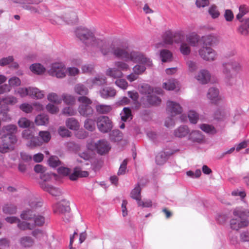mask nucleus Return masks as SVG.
I'll use <instances>...</instances> for the list:
<instances>
[{
    "label": "nucleus",
    "instance_id": "obj_1",
    "mask_svg": "<svg viewBox=\"0 0 249 249\" xmlns=\"http://www.w3.org/2000/svg\"><path fill=\"white\" fill-rule=\"evenodd\" d=\"M97 47L104 56L113 55L115 57L120 59L122 55L125 54L123 50L124 46L116 42L109 43L106 41L98 38L94 44Z\"/></svg>",
    "mask_w": 249,
    "mask_h": 249
},
{
    "label": "nucleus",
    "instance_id": "obj_2",
    "mask_svg": "<svg viewBox=\"0 0 249 249\" xmlns=\"http://www.w3.org/2000/svg\"><path fill=\"white\" fill-rule=\"evenodd\" d=\"M233 214L237 216L230 221V227L233 230L238 231L241 228L247 227L249 224V221L246 219L249 216V210H242L237 208L233 211Z\"/></svg>",
    "mask_w": 249,
    "mask_h": 249
},
{
    "label": "nucleus",
    "instance_id": "obj_3",
    "mask_svg": "<svg viewBox=\"0 0 249 249\" xmlns=\"http://www.w3.org/2000/svg\"><path fill=\"white\" fill-rule=\"evenodd\" d=\"M76 37L79 38L87 46H94V44L98 38L89 29L84 27H78L75 31Z\"/></svg>",
    "mask_w": 249,
    "mask_h": 249
},
{
    "label": "nucleus",
    "instance_id": "obj_4",
    "mask_svg": "<svg viewBox=\"0 0 249 249\" xmlns=\"http://www.w3.org/2000/svg\"><path fill=\"white\" fill-rule=\"evenodd\" d=\"M123 50L125 53L124 55H122L120 59H124L126 61L130 60L134 62L141 63L149 67L152 66V61L142 54L137 52H132L129 53L124 47Z\"/></svg>",
    "mask_w": 249,
    "mask_h": 249
},
{
    "label": "nucleus",
    "instance_id": "obj_5",
    "mask_svg": "<svg viewBox=\"0 0 249 249\" xmlns=\"http://www.w3.org/2000/svg\"><path fill=\"white\" fill-rule=\"evenodd\" d=\"M77 101L81 103L78 107L80 115L85 117H91L94 113V110L91 107L92 101L87 96H80Z\"/></svg>",
    "mask_w": 249,
    "mask_h": 249
},
{
    "label": "nucleus",
    "instance_id": "obj_6",
    "mask_svg": "<svg viewBox=\"0 0 249 249\" xmlns=\"http://www.w3.org/2000/svg\"><path fill=\"white\" fill-rule=\"evenodd\" d=\"M0 136L2 139V143L0 145V152L5 153L14 150V145L17 142L18 140L16 135Z\"/></svg>",
    "mask_w": 249,
    "mask_h": 249
},
{
    "label": "nucleus",
    "instance_id": "obj_7",
    "mask_svg": "<svg viewBox=\"0 0 249 249\" xmlns=\"http://www.w3.org/2000/svg\"><path fill=\"white\" fill-rule=\"evenodd\" d=\"M96 124L99 130L103 133L110 131L113 127L111 120L107 116H100L97 117Z\"/></svg>",
    "mask_w": 249,
    "mask_h": 249
},
{
    "label": "nucleus",
    "instance_id": "obj_8",
    "mask_svg": "<svg viewBox=\"0 0 249 249\" xmlns=\"http://www.w3.org/2000/svg\"><path fill=\"white\" fill-rule=\"evenodd\" d=\"M50 75L57 78H63L66 76V71L64 66L62 63H55L52 64L49 71Z\"/></svg>",
    "mask_w": 249,
    "mask_h": 249
},
{
    "label": "nucleus",
    "instance_id": "obj_9",
    "mask_svg": "<svg viewBox=\"0 0 249 249\" xmlns=\"http://www.w3.org/2000/svg\"><path fill=\"white\" fill-rule=\"evenodd\" d=\"M200 56L207 61H213L215 59V52L211 48L203 46L199 50Z\"/></svg>",
    "mask_w": 249,
    "mask_h": 249
},
{
    "label": "nucleus",
    "instance_id": "obj_10",
    "mask_svg": "<svg viewBox=\"0 0 249 249\" xmlns=\"http://www.w3.org/2000/svg\"><path fill=\"white\" fill-rule=\"evenodd\" d=\"M95 148L98 154L104 155L107 153L111 148L109 142L105 140H100L95 143Z\"/></svg>",
    "mask_w": 249,
    "mask_h": 249
},
{
    "label": "nucleus",
    "instance_id": "obj_11",
    "mask_svg": "<svg viewBox=\"0 0 249 249\" xmlns=\"http://www.w3.org/2000/svg\"><path fill=\"white\" fill-rule=\"evenodd\" d=\"M219 90L215 87L210 88L207 93V97L209 99L211 103L215 105L219 104L221 98L219 96Z\"/></svg>",
    "mask_w": 249,
    "mask_h": 249
},
{
    "label": "nucleus",
    "instance_id": "obj_12",
    "mask_svg": "<svg viewBox=\"0 0 249 249\" xmlns=\"http://www.w3.org/2000/svg\"><path fill=\"white\" fill-rule=\"evenodd\" d=\"M167 109L172 115L180 114L182 111V107L179 104L170 101L167 102Z\"/></svg>",
    "mask_w": 249,
    "mask_h": 249
},
{
    "label": "nucleus",
    "instance_id": "obj_13",
    "mask_svg": "<svg viewBox=\"0 0 249 249\" xmlns=\"http://www.w3.org/2000/svg\"><path fill=\"white\" fill-rule=\"evenodd\" d=\"M89 173L88 171H82L79 167H75L73 169V172L70 173L69 176V179L72 181H75L79 178L87 177L89 176Z\"/></svg>",
    "mask_w": 249,
    "mask_h": 249
},
{
    "label": "nucleus",
    "instance_id": "obj_14",
    "mask_svg": "<svg viewBox=\"0 0 249 249\" xmlns=\"http://www.w3.org/2000/svg\"><path fill=\"white\" fill-rule=\"evenodd\" d=\"M174 154L173 152H160L155 158L156 162L158 165H163L168 159L169 157Z\"/></svg>",
    "mask_w": 249,
    "mask_h": 249
},
{
    "label": "nucleus",
    "instance_id": "obj_15",
    "mask_svg": "<svg viewBox=\"0 0 249 249\" xmlns=\"http://www.w3.org/2000/svg\"><path fill=\"white\" fill-rule=\"evenodd\" d=\"M18 127L15 124H8L3 126L0 130V135L7 136L8 135H15L17 132Z\"/></svg>",
    "mask_w": 249,
    "mask_h": 249
},
{
    "label": "nucleus",
    "instance_id": "obj_16",
    "mask_svg": "<svg viewBox=\"0 0 249 249\" xmlns=\"http://www.w3.org/2000/svg\"><path fill=\"white\" fill-rule=\"evenodd\" d=\"M196 79L202 84H207L211 79V74L206 70H201L196 76Z\"/></svg>",
    "mask_w": 249,
    "mask_h": 249
},
{
    "label": "nucleus",
    "instance_id": "obj_17",
    "mask_svg": "<svg viewBox=\"0 0 249 249\" xmlns=\"http://www.w3.org/2000/svg\"><path fill=\"white\" fill-rule=\"evenodd\" d=\"M100 96L104 99L113 97L115 96L116 92L115 89L112 88L106 87L101 88L100 90Z\"/></svg>",
    "mask_w": 249,
    "mask_h": 249
},
{
    "label": "nucleus",
    "instance_id": "obj_18",
    "mask_svg": "<svg viewBox=\"0 0 249 249\" xmlns=\"http://www.w3.org/2000/svg\"><path fill=\"white\" fill-rule=\"evenodd\" d=\"M201 41L202 42L204 46H205L206 47H207V46H213L216 45L218 42L217 37L213 35L202 36Z\"/></svg>",
    "mask_w": 249,
    "mask_h": 249
},
{
    "label": "nucleus",
    "instance_id": "obj_19",
    "mask_svg": "<svg viewBox=\"0 0 249 249\" xmlns=\"http://www.w3.org/2000/svg\"><path fill=\"white\" fill-rule=\"evenodd\" d=\"M189 140L194 142L202 143L204 141V136L200 131L195 130L189 134Z\"/></svg>",
    "mask_w": 249,
    "mask_h": 249
},
{
    "label": "nucleus",
    "instance_id": "obj_20",
    "mask_svg": "<svg viewBox=\"0 0 249 249\" xmlns=\"http://www.w3.org/2000/svg\"><path fill=\"white\" fill-rule=\"evenodd\" d=\"M10 108L7 105L2 104L0 106V117L3 121H9L11 116L9 113Z\"/></svg>",
    "mask_w": 249,
    "mask_h": 249
},
{
    "label": "nucleus",
    "instance_id": "obj_21",
    "mask_svg": "<svg viewBox=\"0 0 249 249\" xmlns=\"http://www.w3.org/2000/svg\"><path fill=\"white\" fill-rule=\"evenodd\" d=\"M74 92L81 96H86L89 93L88 88L84 85L79 83L75 85L74 88Z\"/></svg>",
    "mask_w": 249,
    "mask_h": 249
},
{
    "label": "nucleus",
    "instance_id": "obj_22",
    "mask_svg": "<svg viewBox=\"0 0 249 249\" xmlns=\"http://www.w3.org/2000/svg\"><path fill=\"white\" fill-rule=\"evenodd\" d=\"M64 18V21L68 24H74L78 21L77 14L73 11L65 14Z\"/></svg>",
    "mask_w": 249,
    "mask_h": 249
},
{
    "label": "nucleus",
    "instance_id": "obj_23",
    "mask_svg": "<svg viewBox=\"0 0 249 249\" xmlns=\"http://www.w3.org/2000/svg\"><path fill=\"white\" fill-rule=\"evenodd\" d=\"M68 128L72 130H77L79 128V123L74 118H69L65 122Z\"/></svg>",
    "mask_w": 249,
    "mask_h": 249
},
{
    "label": "nucleus",
    "instance_id": "obj_24",
    "mask_svg": "<svg viewBox=\"0 0 249 249\" xmlns=\"http://www.w3.org/2000/svg\"><path fill=\"white\" fill-rule=\"evenodd\" d=\"M43 91L36 88L29 87V96L34 99H39L44 97Z\"/></svg>",
    "mask_w": 249,
    "mask_h": 249
},
{
    "label": "nucleus",
    "instance_id": "obj_25",
    "mask_svg": "<svg viewBox=\"0 0 249 249\" xmlns=\"http://www.w3.org/2000/svg\"><path fill=\"white\" fill-rule=\"evenodd\" d=\"M141 188L140 185L138 183L135 188L130 193V197L137 200V202L141 199Z\"/></svg>",
    "mask_w": 249,
    "mask_h": 249
},
{
    "label": "nucleus",
    "instance_id": "obj_26",
    "mask_svg": "<svg viewBox=\"0 0 249 249\" xmlns=\"http://www.w3.org/2000/svg\"><path fill=\"white\" fill-rule=\"evenodd\" d=\"M189 132L188 127L183 125L179 127L174 131V135L176 137L182 138L186 136Z\"/></svg>",
    "mask_w": 249,
    "mask_h": 249
},
{
    "label": "nucleus",
    "instance_id": "obj_27",
    "mask_svg": "<svg viewBox=\"0 0 249 249\" xmlns=\"http://www.w3.org/2000/svg\"><path fill=\"white\" fill-rule=\"evenodd\" d=\"M36 216V213L32 209H27L21 213L20 217L23 220H31L34 219Z\"/></svg>",
    "mask_w": 249,
    "mask_h": 249
},
{
    "label": "nucleus",
    "instance_id": "obj_28",
    "mask_svg": "<svg viewBox=\"0 0 249 249\" xmlns=\"http://www.w3.org/2000/svg\"><path fill=\"white\" fill-rule=\"evenodd\" d=\"M199 127L202 131L210 135H214L217 132L215 127L209 124H203L200 125Z\"/></svg>",
    "mask_w": 249,
    "mask_h": 249
},
{
    "label": "nucleus",
    "instance_id": "obj_29",
    "mask_svg": "<svg viewBox=\"0 0 249 249\" xmlns=\"http://www.w3.org/2000/svg\"><path fill=\"white\" fill-rule=\"evenodd\" d=\"M35 122L37 125H45L49 123V117L44 114L38 115L36 117Z\"/></svg>",
    "mask_w": 249,
    "mask_h": 249
},
{
    "label": "nucleus",
    "instance_id": "obj_30",
    "mask_svg": "<svg viewBox=\"0 0 249 249\" xmlns=\"http://www.w3.org/2000/svg\"><path fill=\"white\" fill-rule=\"evenodd\" d=\"M34 243V240L29 236H24L21 237L20 239V245L24 248L31 247L33 245Z\"/></svg>",
    "mask_w": 249,
    "mask_h": 249
},
{
    "label": "nucleus",
    "instance_id": "obj_31",
    "mask_svg": "<svg viewBox=\"0 0 249 249\" xmlns=\"http://www.w3.org/2000/svg\"><path fill=\"white\" fill-rule=\"evenodd\" d=\"M30 69L32 72L37 74H41L45 71V68L39 63L32 64Z\"/></svg>",
    "mask_w": 249,
    "mask_h": 249
},
{
    "label": "nucleus",
    "instance_id": "obj_32",
    "mask_svg": "<svg viewBox=\"0 0 249 249\" xmlns=\"http://www.w3.org/2000/svg\"><path fill=\"white\" fill-rule=\"evenodd\" d=\"M160 56L163 62H166L171 60L172 53L171 52L166 49L162 50L160 53Z\"/></svg>",
    "mask_w": 249,
    "mask_h": 249
},
{
    "label": "nucleus",
    "instance_id": "obj_33",
    "mask_svg": "<svg viewBox=\"0 0 249 249\" xmlns=\"http://www.w3.org/2000/svg\"><path fill=\"white\" fill-rule=\"evenodd\" d=\"M2 211L4 213L13 214L16 213L17 208L15 205L13 204H7L3 206Z\"/></svg>",
    "mask_w": 249,
    "mask_h": 249
},
{
    "label": "nucleus",
    "instance_id": "obj_34",
    "mask_svg": "<svg viewBox=\"0 0 249 249\" xmlns=\"http://www.w3.org/2000/svg\"><path fill=\"white\" fill-rule=\"evenodd\" d=\"M173 40L176 43L183 42L185 39L184 34L182 31L172 32Z\"/></svg>",
    "mask_w": 249,
    "mask_h": 249
},
{
    "label": "nucleus",
    "instance_id": "obj_35",
    "mask_svg": "<svg viewBox=\"0 0 249 249\" xmlns=\"http://www.w3.org/2000/svg\"><path fill=\"white\" fill-rule=\"evenodd\" d=\"M121 119L124 122L132 119L131 110L129 107H124L123 109V112L121 113Z\"/></svg>",
    "mask_w": 249,
    "mask_h": 249
},
{
    "label": "nucleus",
    "instance_id": "obj_36",
    "mask_svg": "<svg viewBox=\"0 0 249 249\" xmlns=\"http://www.w3.org/2000/svg\"><path fill=\"white\" fill-rule=\"evenodd\" d=\"M48 163L49 166L53 168H55L62 164V162L56 156H51L48 160Z\"/></svg>",
    "mask_w": 249,
    "mask_h": 249
},
{
    "label": "nucleus",
    "instance_id": "obj_37",
    "mask_svg": "<svg viewBox=\"0 0 249 249\" xmlns=\"http://www.w3.org/2000/svg\"><path fill=\"white\" fill-rule=\"evenodd\" d=\"M109 138L111 141H119L122 139V133L118 129L113 130L110 133Z\"/></svg>",
    "mask_w": 249,
    "mask_h": 249
},
{
    "label": "nucleus",
    "instance_id": "obj_38",
    "mask_svg": "<svg viewBox=\"0 0 249 249\" xmlns=\"http://www.w3.org/2000/svg\"><path fill=\"white\" fill-rule=\"evenodd\" d=\"M227 116V113L223 109H217L213 114V118L217 121H223Z\"/></svg>",
    "mask_w": 249,
    "mask_h": 249
},
{
    "label": "nucleus",
    "instance_id": "obj_39",
    "mask_svg": "<svg viewBox=\"0 0 249 249\" xmlns=\"http://www.w3.org/2000/svg\"><path fill=\"white\" fill-rule=\"evenodd\" d=\"M112 108L110 106L98 105L96 106V110L99 114H107L109 112Z\"/></svg>",
    "mask_w": 249,
    "mask_h": 249
},
{
    "label": "nucleus",
    "instance_id": "obj_40",
    "mask_svg": "<svg viewBox=\"0 0 249 249\" xmlns=\"http://www.w3.org/2000/svg\"><path fill=\"white\" fill-rule=\"evenodd\" d=\"M148 103L153 106L159 105L161 103V99L158 96L153 95L147 96Z\"/></svg>",
    "mask_w": 249,
    "mask_h": 249
},
{
    "label": "nucleus",
    "instance_id": "obj_41",
    "mask_svg": "<svg viewBox=\"0 0 249 249\" xmlns=\"http://www.w3.org/2000/svg\"><path fill=\"white\" fill-rule=\"evenodd\" d=\"M107 74L110 77L117 78L122 77L123 73L118 69H109L107 71Z\"/></svg>",
    "mask_w": 249,
    "mask_h": 249
},
{
    "label": "nucleus",
    "instance_id": "obj_42",
    "mask_svg": "<svg viewBox=\"0 0 249 249\" xmlns=\"http://www.w3.org/2000/svg\"><path fill=\"white\" fill-rule=\"evenodd\" d=\"M62 100L68 105H72L75 102V99L74 97L71 95L63 94L62 95Z\"/></svg>",
    "mask_w": 249,
    "mask_h": 249
},
{
    "label": "nucleus",
    "instance_id": "obj_43",
    "mask_svg": "<svg viewBox=\"0 0 249 249\" xmlns=\"http://www.w3.org/2000/svg\"><path fill=\"white\" fill-rule=\"evenodd\" d=\"M199 40V36L196 34H193L187 37L186 40L192 46H196Z\"/></svg>",
    "mask_w": 249,
    "mask_h": 249
},
{
    "label": "nucleus",
    "instance_id": "obj_44",
    "mask_svg": "<svg viewBox=\"0 0 249 249\" xmlns=\"http://www.w3.org/2000/svg\"><path fill=\"white\" fill-rule=\"evenodd\" d=\"M140 92L143 94H150L154 91L153 89L148 84L142 85L139 89Z\"/></svg>",
    "mask_w": 249,
    "mask_h": 249
},
{
    "label": "nucleus",
    "instance_id": "obj_45",
    "mask_svg": "<svg viewBox=\"0 0 249 249\" xmlns=\"http://www.w3.org/2000/svg\"><path fill=\"white\" fill-rule=\"evenodd\" d=\"M208 13L213 18H216L220 15V12L218 10L217 7L214 4L210 7L208 10Z\"/></svg>",
    "mask_w": 249,
    "mask_h": 249
},
{
    "label": "nucleus",
    "instance_id": "obj_46",
    "mask_svg": "<svg viewBox=\"0 0 249 249\" xmlns=\"http://www.w3.org/2000/svg\"><path fill=\"white\" fill-rule=\"evenodd\" d=\"M163 42L165 44L171 45L174 42L172 32L168 31L166 32L163 37Z\"/></svg>",
    "mask_w": 249,
    "mask_h": 249
},
{
    "label": "nucleus",
    "instance_id": "obj_47",
    "mask_svg": "<svg viewBox=\"0 0 249 249\" xmlns=\"http://www.w3.org/2000/svg\"><path fill=\"white\" fill-rule=\"evenodd\" d=\"M93 85L95 86H103L106 84V79L105 77L97 76L91 80Z\"/></svg>",
    "mask_w": 249,
    "mask_h": 249
},
{
    "label": "nucleus",
    "instance_id": "obj_48",
    "mask_svg": "<svg viewBox=\"0 0 249 249\" xmlns=\"http://www.w3.org/2000/svg\"><path fill=\"white\" fill-rule=\"evenodd\" d=\"M34 223L32 224V226H34V228L36 226H42L45 223V218L43 216L37 215L35 216L34 218Z\"/></svg>",
    "mask_w": 249,
    "mask_h": 249
},
{
    "label": "nucleus",
    "instance_id": "obj_49",
    "mask_svg": "<svg viewBox=\"0 0 249 249\" xmlns=\"http://www.w3.org/2000/svg\"><path fill=\"white\" fill-rule=\"evenodd\" d=\"M188 117L191 123L194 124H196L199 119L198 114L193 110H190L189 111Z\"/></svg>",
    "mask_w": 249,
    "mask_h": 249
},
{
    "label": "nucleus",
    "instance_id": "obj_50",
    "mask_svg": "<svg viewBox=\"0 0 249 249\" xmlns=\"http://www.w3.org/2000/svg\"><path fill=\"white\" fill-rule=\"evenodd\" d=\"M42 141L41 140L39 136H34L29 141V145L32 147H35L40 146L42 144Z\"/></svg>",
    "mask_w": 249,
    "mask_h": 249
},
{
    "label": "nucleus",
    "instance_id": "obj_51",
    "mask_svg": "<svg viewBox=\"0 0 249 249\" xmlns=\"http://www.w3.org/2000/svg\"><path fill=\"white\" fill-rule=\"evenodd\" d=\"M18 227L19 229L22 231L32 230L34 229V226H32V224L30 223L25 221H21L20 219L18 223Z\"/></svg>",
    "mask_w": 249,
    "mask_h": 249
},
{
    "label": "nucleus",
    "instance_id": "obj_52",
    "mask_svg": "<svg viewBox=\"0 0 249 249\" xmlns=\"http://www.w3.org/2000/svg\"><path fill=\"white\" fill-rule=\"evenodd\" d=\"M181 53L184 55H188L190 53L191 48L186 42H182L179 48Z\"/></svg>",
    "mask_w": 249,
    "mask_h": 249
},
{
    "label": "nucleus",
    "instance_id": "obj_53",
    "mask_svg": "<svg viewBox=\"0 0 249 249\" xmlns=\"http://www.w3.org/2000/svg\"><path fill=\"white\" fill-rule=\"evenodd\" d=\"M64 203L59 205L58 207L59 212L62 213H69L71 211L69 203L68 202H64Z\"/></svg>",
    "mask_w": 249,
    "mask_h": 249
},
{
    "label": "nucleus",
    "instance_id": "obj_54",
    "mask_svg": "<svg viewBox=\"0 0 249 249\" xmlns=\"http://www.w3.org/2000/svg\"><path fill=\"white\" fill-rule=\"evenodd\" d=\"M58 133L62 137H69L71 136V132L65 126H60L58 129Z\"/></svg>",
    "mask_w": 249,
    "mask_h": 249
},
{
    "label": "nucleus",
    "instance_id": "obj_55",
    "mask_svg": "<svg viewBox=\"0 0 249 249\" xmlns=\"http://www.w3.org/2000/svg\"><path fill=\"white\" fill-rule=\"evenodd\" d=\"M48 99L51 102H53L56 104H59L62 102V99L55 93H51L48 95Z\"/></svg>",
    "mask_w": 249,
    "mask_h": 249
},
{
    "label": "nucleus",
    "instance_id": "obj_56",
    "mask_svg": "<svg viewBox=\"0 0 249 249\" xmlns=\"http://www.w3.org/2000/svg\"><path fill=\"white\" fill-rule=\"evenodd\" d=\"M84 127L89 131H93L95 129L94 121L90 119H86L84 123Z\"/></svg>",
    "mask_w": 249,
    "mask_h": 249
},
{
    "label": "nucleus",
    "instance_id": "obj_57",
    "mask_svg": "<svg viewBox=\"0 0 249 249\" xmlns=\"http://www.w3.org/2000/svg\"><path fill=\"white\" fill-rule=\"evenodd\" d=\"M39 136L43 142H48L51 138L50 133L48 131H40Z\"/></svg>",
    "mask_w": 249,
    "mask_h": 249
},
{
    "label": "nucleus",
    "instance_id": "obj_58",
    "mask_svg": "<svg viewBox=\"0 0 249 249\" xmlns=\"http://www.w3.org/2000/svg\"><path fill=\"white\" fill-rule=\"evenodd\" d=\"M61 113L65 116H73L76 114V111L72 107H64Z\"/></svg>",
    "mask_w": 249,
    "mask_h": 249
},
{
    "label": "nucleus",
    "instance_id": "obj_59",
    "mask_svg": "<svg viewBox=\"0 0 249 249\" xmlns=\"http://www.w3.org/2000/svg\"><path fill=\"white\" fill-rule=\"evenodd\" d=\"M163 88L168 90H172L175 89L176 84L174 80H169L163 84Z\"/></svg>",
    "mask_w": 249,
    "mask_h": 249
},
{
    "label": "nucleus",
    "instance_id": "obj_60",
    "mask_svg": "<svg viewBox=\"0 0 249 249\" xmlns=\"http://www.w3.org/2000/svg\"><path fill=\"white\" fill-rule=\"evenodd\" d=\"M18 124L20 127L27 128L30 126L31 122L26 118H21L18 121Z\"/></svg>",
    "mask_w": 249,
    "mask_h": 249
},
{
    "label": "nucleus",
    "instance_id": "obj_61",
    "mask_svg": "<svg viewBox=\"0 0 249 249\" xmlns=\"http://www.w3.org/2000/svg\"><path fill=\"white\" fill-rule=\"evenodd\" d=\"M2 101L4 102L5 105H15L17 103V99L13 96H7L2 98Z\"/></svg>",
    "mask_w": 249,
    "mask_h": 249
},
{
    "label": "nucleus",
    "instance_id": "obj_62",
    "mask_svg": "<svg viewBox=\"0 0 249 249\" xmlns=\"http://www.w3.org/2000/svg\"><path fill=\"white\" fill-rule=\"evenodd\" d=\"M58 173L64 177L68 176L71 173V170L68 167L63 166L59 167L57 169Z\"/></svg>",
    "mask_w": 249,
    "mask_h": 249
},
{
    "label": "nucleus",
    "instance_id": "obj_63",
    "mask_svg": "<svg viewBox=\"0 0 249 249\" xmlns=\"http://www.w3.org/2000/svg\"><path fill=\"white\" fill-rule=\"evenodd\" d=\"M223 67V72L225 75V76L227 77V78H230L231 76V65L229 64L228 63H223L222 65Z\"/></svg>",
    "mask_w": 249,
    "mask_h": 249
},
{
    "label": "nucleus",
    "instance_id": "obj_64",
    "mask_svg": "<svg viewBox=\"0 0 249 249\" xmlns=\"http://www.w3.org/2000/svg\"><path fill=\"white\" fill-rule=\"evenodd\" d=\"M9 86L17 87L20 85L21 81L19 78L17 77H13L9 79L8 81Z\"/></svg>",
    "mask_w": 249,
    "mask_h": 249
}]
</instances>
